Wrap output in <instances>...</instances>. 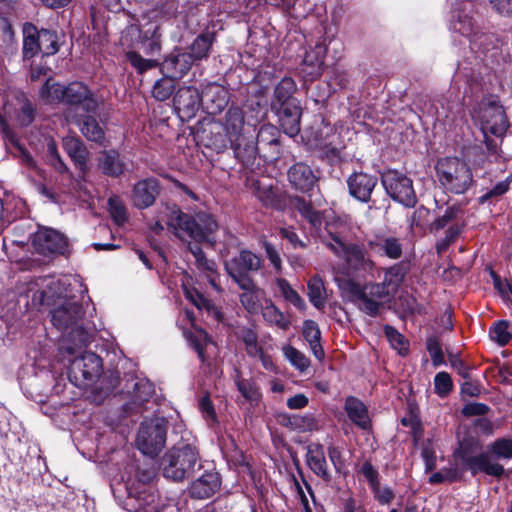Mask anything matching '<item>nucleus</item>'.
<instances>
[{
  "label": "nucleus",
  "mask_w": 512,
  "mask_h": 512,
  "mask_svg": "<svg viewBox=\"0 0 512 512\" xmlns=\"http://www.w3.org/2000/svg\"><path fill=\"white\" fill-rule=\"evenodd\" d=\"M43 288L33 295V302L48 306L52 324L60 330L71 327L59 344L65 354H74L76 348H86L89 344V333L79 322L84 316L83 306L73 298H69L64 284L55 278L44 280Z\"/></svg>",
  "instance_id": "1"
},
{
  "label": "nucleus",
  "mask_w": 512,
  "mask_h": 512,
  "mask_svg": "<svg viewBox=\"0 0 512 512\" xmlns=\"http://www.w3.org/2000/svg\"><path fill=\"white\" fill-rule=\"evenodd\" d=\"M167 224L178 238L185 240L187 237L196 242L194 244L188 242L187 246L194 257L203 252L198 243L211 242L210 236L218 229V223L212 215L206 212L190 215L176 207L171 209Z\"/></svg>",
  "instance_id": "2"
},
{
  "label": "nucleus",
  "mask_w": 512,
  "mask_h": 512,
  "mask_svg": "<svg viewBox=\"0 0 512 512\" xmlns=\"http://www.w3.org/2000/svg\"><path fill=\"white\" fill-rule=\"evenodd\" d=\"M42 100L47 104L64 103L68 106L65 115L71 119L72 108L81 109L85 113H93L99 103L93 91L82 82H71L62 85L48 78L40 90Z\"/></svg>",
  "instance_id": "3"
},
{
  "label": "nucleus",
  "mask_w": 512,
  "mask_h": 512,
  "mask_svg": "<svg viewBox=\"0 0 512 512\" xmlns=\"http://www.w3.org/2000/svg\"><path fill=\"white\" fill-rule=\"evenodd\" d=\"M201 467L199 450L192 444L171 448L161 460L163 476L175 482L191 477Z\"/></svg>",
  "instance_id": "4"
},
{
  "label": "nucleus",
  "mask_w": 512,
  "mask_h": 512,
  "mask_svg": "<svg viewBox=\"0 0 512 512\" xmlns=\"http://www.w3.org/2000/svg\"><path fill=\"white\" fill-rule=\"evenodd\" d=\"M342 289L350 302L371 317L377 316L391 298L390 291L379 283L360 285L353 280H347Z\"/></svg>",
  "instance_id": "5"
},
{
  "label": "nucleus",
  "mask_w": 512,
  "mask_h": 512,
  "mask_svg": "<svg viewBox=\"0 0 512 512\" xmlns=\"http://www.w3.org/2000/svg\"><path fill=\"white\" fill-rule=\"evenodd\" d=\"M435 170L439 183L447 192L464 194L474 183L471 168L459 158L439 159Z\"/></svg>",
  "instance_id": "6"
},
{
  "label": "nucleus",
  "mask_w": 512,
  "mask_h": 512,
  "mask_svg": "<svg viewBox=\"0 0 512 512\" xmlns=\"http://www.w3.org/2000/svg\"><path fill=\"white\" fill-rule=\"evenodd\" d=\"M482 446L474 437H465L459 442V447L455 451V456L459 458L465 468L476 475L484 472L487 475L501 477L505 473L503 465L492 462L487 453L481 452Z\"/></svg>",
  "instance_id": "7"
},
{
  "label": "nucleus",
  "mask_w": 512,
  "mask_h": 512,
  "mask_svg": "<svg viewBox=\"0 0 512 512\" xmlns=\"http://www.w3.org/2000/svg\"><path fill=\"white\" fill-rule=\"evenodd\" d=\"M262 266V258L248 249L240 250L224 262L226 273L241 290L255 288V280L251 274L259 271Z\"/></svg>",
  "instance_id": "8"
},
{
  "label": "nucleus",
  "mask_w": 512,
  "mask_h": 512,
  "mask_svg": "<svg viewBox=\"0 0 512 512\" xmlns=\"http://www.w3.org/2000/svg\"><path fill=\"white\" fill-rule=\"evenodd\" d=\"M76 348L74 354L69 356L70 365L68 367L69 381L79 388H85L90 385L102 372V360L93 352Z\"/></svg>",
  "instance_id": "9"
},
{
  "label": "nucleus",
  "mask_w": 512,
  "mask_h": 512,
  "mask_svg": "<svg viewBox=\"0 0 512 512\" xmlns=\"http://www.w3.org/2000/svg\"><path fill=\"white\" fill-rule=\"evenodd\" d=\"M168 421L164 417H154L141 423L137 437V448L144 455L155 458L166 443Z\"/></svg>",
  "instance_id": "10"
},
{
  "label": "nucleus",
  "mask_w": 512,
  "mask_h": 512,
  "mask_svg": "<svg viewBox=\"0 0 512 512\" xmlns=\"http://www.w3.org/2000/svg\"><path fill=\"white\" fill-rule=\"evenodd\" d=\"M322 242L336 256L344 258L349 267L354 270H370L374 266L364 247L359 244L344 242L340 237L331 233L323 236Z\"/></svg>",
  "instance_id": "11"
},
{
  "label": "nucleus",
  "mask_w": 512,
  "mask_h": 512,
  "mask_svg": "<svg viewBox=\"0 0 512 512\" xmlns=\"http://www.w3.org/2000/svg\"><path fill=\"white\" fill-rule=\"evenodd\" d=\"M381 183L392 200L408 208L417 203L413 181L406 174L398 170H386L381 174Z\"/></svg>",
  "instance_id": "12"
},
{
  "label": "nucleus",
  "mask_w": 512,
  "mask_h": 512,
  "mask_svg": "<svg viewBox=\"0 0 512 512\" xmlns=\"http://www.w3.org/2000/svg\"><path fill=\"white\" fill-rule=\"evenodd\" d=\"M153 393L154 386L150 381L129 378L122 390V394L127 398L122 406L124 414L126 416L142 414L146 410V404L150 401Z\"/></svg>",
  "instance_id": "13"
},
{
  "label": "nucleus",
  "mask_w": 512,
  "mask_h": 512,
  "mask_svg": "<svg viewBox=\"0 0 512 512\" xmlns=\"http://www.w3.org/2000/svg\"><path fill=\"white\" fill-rule=\"evenodd\" d=\"M480 113L483 133H490L496 137L505 135L509 123L502 105L495 100L489 101L483 104Z\"/></svg>",
  "instance_id": "14"
},
{
  "label": "nucleus",
  "mask_w": 512,
  "mask_h": 512,
  "mask_svg": "<svg viewBox=\"0 0 512 512\" xmlns=\"http://www.w3.org/2000/svg\"><path fill=\"white\" fill-rule=\"evenodd\" d=\"M33 245L43 256L64 255L68 249L67 238L50 228H40L34 234Z\"/></svg>",
  "instance_id": "15"
},
{
  "label": "nucleus",
  "mask_w": 512,
  "mask_h": 512,
  "mask_svg": "<svg viewBox=\"0 0 512 512\" xmlns=\"http://www.w3.org/2000/svg\"><path fill=\"white\" fill-rule=\"evenodd\" d=\"M161 192L160 182L157 178L149 177L139 180L133 185L131 201L138 209L152 206Z\"/></svg>",
  "instance_id": "16"
},
{
  "label": "nucleus",
  "mask_w": 512,
  "mask_h": 512,
  "mask_svg": "<svg viewBox=\"0 0 512 512\" xmlns=\"http://www.w3.org/2000/svg\"><path fill=\"white\" fill-rule=\"evenodd\" d=\"M346 182L350 196L362 203H368L371 201V195L378 184V179L365 172H354Z\"/></svg>",
  "instance_id": "17"
},
{
  "label": "nucleus",
  "mask_w": 512,
  "mask_h": 512,
  "mask_svg": "<svg viewBox=\"0 0 512 512\" xmlns=\"http://www.w3.org/2000/svg\"><path fill=\"white\" fill-rule=\"evenodd\" d=\"M97 169L104 176L119 178L128 170V163L118 150H102L97 157Z\"/></svg>",
  "instance_id": "18"
},
{
  "label": "nucleus",
  "mask_w": 512,
  "mask_h": 512,
  "mask_svg": "<svg viewBox=\"0 0 512 512\" xmlns=\"http://www.w3.org/2000/svg\"><path fill=\"white\" fill-rule=\"evenodd\" d=\"M278 116V121L284 133L290 137L296 136L300 132V120L302 108L300 101H292L281 107L271 108Z\"/></svg>",
  "instance_id": "19"
},
{
  "label": "nucleus",
  "mask_w": 512,
  "mask_h": 512,
  "mask_svg": "<svg viewBox=\"0 0 512 512\" xmlns=\"http://www.w3.org/2000/svg\"><path fill=\"white\" fill-rule=\"evenodd\" d=\"M201 107L215 115L224 110L228 103V91L220 84L209 83L200 92Z\"/></svg>",
  "instance_id": "20"
},
{
  "label": "nucleus",
  "mask_w": 512,
  "mask_h": 512,
  "mask_svg": "<svg viewBox=\"0 0 512 512\" xmlns=\"http://www.w3.org/2000/svg\"><path fill=\"white\" fill-rule=\"evenodd\" d=\"M220 487V474L215 470H210L204 472L190 484L188 494L194 499H207L218 492Z\"/></svg>",
  "instance_id": "21"
},
{
  "label": "nucleus",
  "mask_w": 512,
  "mask_h": 512,
  "mask_svg": "<svg viewBox=\"0 0 512 512\" xmlns=\"http://www.w3.org/2000/svg\"><path fill=\"white\" fill-rule=\"evenodd\" d=\"M287 177L290 185L302 193L310 192L318 182L312 168L303 162L292 165L288 169Z\"/></svg>",
  "instance_id": "22"
},
{
  "label": "nucleus",
  "mask_w": 512,
  "mask_h": 512,
  "mask_svg": "<svg viewBox=\"0 0 512 512\" xmlns=\"http://www.w3.org/2000/svg\"><path fill=\"white\" fill-rule=\"evenodd\" d=\"M195 65L188 52L173 50L161 63V71L174 79H181Z\"/></svg>",
  "instance_id": "23"
},
{
  "label": "nucleus",
  "mask_w": 512,
  "mask_h": 512,
  "mask_svg": "<svg viewBox=\"0 0 512 512\" xmlns=\"http://www.w3.org/2000/svg\"><path fill=\"white\" fill-rule=\"evenodd\" d=\"M173 101L175 109L182 113V117L191 118L201 107L200 91L192 86L181 87Z\"/></svg>",
  "instance_id": "24"
},
{
  "label": "nucleus",
  "mask_w": 512,
  "mask_h": 512,
  "mask_svg": "<svg viewBox=\"0 0 512 512\" xmlns=\"http://www.w3.org/2000/svg\"><path fill=\"white\" fill-rule=\"evenodd\" d=\"M280 132L272 124L262 125L257 133L256 144L264 159H275L279 154Z\"/></svg>",
  "instance_id": "25"
},
{
  "label": "nucleus",
  "mask_w": 512,
  "mask_h": 512,
  "mask_svg": "<svg viewBox=\"0 0 512 512\" xmlns=\"http://www.w3.org/2000/svg\"><path fill=\"white\" fill-rule=\"evenodd\" d=\"M368 247L375 253L396 260L403 254V245L399 238L385 234L375 235L367 240Z\"/></svg>",
  "instance_id": "26"
},
{
  "label": "nucleus",
  "mask_w": 512,
  "mask_h": 512,
  "mask_svg": "<svg viewBox=\"0 0 512 512\" xmlns=\"http://www.w3.org/2000/svg\"><path fill=\"white\" fill-rule=\"evenodd\" d=\"M126 491L128 499L136 501L138 506L135 509L150 508L149 512L157 510L159 497L153 486L141 488L135 484H126Z\"/></svg>",
  "instance_id": "27"
},
{
  "label": "nucleus",
  "mask_w": 512,
  "mask_h": 512,
  "mask_svg": "<svg viewBox=\"0 0 512 512\" xmlns=\"http://www.w3.org/2000/svg\"><path fill=\"white\" fill-rule=\"evenodd\" d=\"M307 464L310 469L325 482L331 481V474L327 469V462L323 446L318 443H312L307 447Z\"/></svg>",
  "instance_id": "28"
},
{
  "label": "nucleus",
  "mask_w": 512,
  "mask_h": 512,
  "mask_svg": "<svg viewBox=\"0 0 512 512\" xmlns=\"http://www.w3.org/2000/svg\"><path fill=\"white\" fill-rule=\"evenodd\" d=\"M297 90V85L291 77L282 78L274 87L273 95L271 97L270 106L281 107L292 103V101H299L294 97V93Z\"/></svg>",
  "instance_id": "29"
},
{
  "label": "nucleus",
  "mask_w": 512,
  "mask_h": 512,
  "mask_svg": "<svg viewBox=\"0 0 512 512\" xmlns=\"http://www.w3.org/2000/svg\"><path fill=\"white\" fill-rule=\"evenodd\" d=\"M63 147L74 162L75 166L82 172H85L89 151L84 142L78 137L70 136L63 139Z\"/></svg>",
  "instance_id": "30"
},
{
  "label": "nucleus",
  "mask_w": 512,
  "mask_h": 512,
  "mask_svg": "<svg viewBox=\"0 0 512 512\" xmlns=\"http://www.w3.org/2000/svg\"><path fill=\"white\" fill-rule=\"evenodd\" d=\"M234 150L235 157L244 165L253 163L257 155L262 157V153L257 144L253 140H249L244 136H238L234 140L229 139Z\"/></svg>",
  "instance_id": "31"
},
{
  "label": "nucleus",
  "mask_w": 512,
  "mask_h": 512,
  "mask_svg": "<svg viewBox=\"0 0 512 512\" xmlns=\"http://www.w3.org/2000/svg\"><path fill=\"white\" fill-rule=\"evenodd\" d=\"M82 135L89 141L96 142L100 145L104 144L105 132L99 122L91 115H83L75 118Z\"/></svg>",
  "instance_id": "32"
},
{
  "label": "nucleus",
  "mask_w": 512,
  "mask_h": 512,
  "mask_svg": "<svg viewBox=\"0 0 512 512\" xmlns=\"http://www.w3.org/2000/svg\"><path fill=\"white\" fill-rule=\"evenodd\" d=\"M214 42V32L201 33L190 45L188 55L192 58L193 62L197 64L209 57Z\"/></svg>",
  "instance_id": "33"
},
{
  "label": "nucleus",
  "mask_w": 512,
  "mask_h": 512,
  "mask_svg": "<svg viewBox=\"0 0 512 512\" xmlns=\"http://www.w3.org/2000/svg\"><path fill=\"white\" fill-rule=\"evenodd\" d=\"M345 411L349 419L361 429L370 427V419L366 406L354 397H348L345 401Z\"/></svg>",
  "instance_id": "34"
},
{
  "label": "nucleus",
  "mask_w": 512,
  "mask_h": 512,
  "mask_svg": "<svg viewBox=\"0 0 512 512\" xmlns=\"http://www.w3.org/2000/svg\"><path fill=\"white\" fill-rule=\"evenodd\" d=\"M302 334L304 339L308 342L315 358L322 360L324 357V350L320 344L321 331L318 324L313 320H305L303 323Z\"/></svg>",
  "instance_id": "35"
},
{
  "label": "nucleus",
  "mask_w": 512,
  "mask_h": 512,
  "mask_svg": "<svg viewBox=\"0 0 512 512\" xmlns=\"http://www.w3.org/2000/svg\"><path fill=\"white\" fill-rule=\"evenodd\" d=\"M36 34L37 27L34 24L25 23L23 25V61L30 60L33 57H35L39 52H41Z\"/></svg>",
  "instance_id": "36"
},
{
  "label": "nucleus",
  "mask_w": 512,
  "mask_h": 512,
  "mask_svg": "<svg viewBox=\"0 0 512 512\" xmlns=\"http://www.w3.org/2000/svg\"><path fill=\"white\" fill-rule=\"evenodd\" d=\"M407 271L408 269L405 264L397 263L386 270L384 280L379 284L383 285L385 289L390 291V295L392 296L399 285L403 282Z\"/></svg>",
  "instance_id": "37"
},
{
  "label": "nucleus",
  "mask_w": 512,
  "mask_h": 512,
  "mask_svg": "<svg viewBox=\"0 0 512 512\" xmlns=\"http://www.w3.org/2000/svg\"><path fill=\"white\" fill-rule=\"evenodd\" d=\"M36 36L43 56H51L59 51L58 35L56 31L37 28Z\"/></svg>",
  "instance_id": "38"
},
{
  "label": "nucleus",
  "mask_w": 512,
  "mask_h": 512,
  "mask_svg": "<svg viewBox=\"0 0 512 512\" xmlns=\"http://www.w3.org/2000/svg\"><path fill=\"white\" fill-rule=\"evenodd\" d=\"M309 301L317 308L323 309L326 304L325 286L323 280L315 275L307 283Z\"/></svg>",
  "instance_id": "39"
},
{
  "label": "nucleus",
  "mask_w": 512,
  "mask_h": 512,
  "mask_svg": "<svg viewBox=\"0 0 512 512\" xmlns=\"http://www.w3.org/2000/svg\"><path fill=\"white\" fill-rule=\"evenodd\" d=\"M225 130L227 134L232 137L242 136L241 131L244 126V115L240 108L232 107L225 115Z\"/></svg>",
  "instance_id": "40"
},
{
  "label": "nucleus",
  "mask_w": 512,
  "mask_h": 512,
  "mask_svg": "<svg viewBox=\"0 0 512 512\" xmlns=\"http://www.w3.org/2000/svg\"><path fill=\"white\" fill-rule=\"evenodd\" d=\"M262 316L270 325H275L282 330L290 327L289 319L271 301L266 302L262 309Z\"/></svg>",
  "instance_id": "41"
},
{
  "label": "nucleus",
  "mask_w": 512,
  "mask_h": 512,
  "mask_svg": "<svg viewBox=\"0 0 512 512\" xmlns=\"http://www.w3.org/2000/svg\"><path fill=\"white\" fill-rule=\"evenodd\" d=\"M276 285L283 296V298L293 304L295 307H297L300 310H304L306 308L305 301L303 298L298 294L296 290H294L289 282L284 278H278L276 279Z\"/></svg>",
  "instance_id": "42"
},
{
  "label": "nucleus",
  "mask_w": 512,
  "mask_h": 512,
  "mask_svg": "<svg viewBox=\"0 0 512 512\" xmlns=\"http://www.w3.org/2000/svg\"><path fill=\"white\" fill-rule=\"evenodd\" d=\"M17 101L16 118L22 126H28L34 120L35 109L23 93L17 95Z\"/></svg>",
  "instance_id": "43"
},
{
  "label": "nucleus",
  "mask_w": 512,
  "mask_h": 512,
  "mask_svg": "<svg viewBox=\"0 0 512 512\" xmlns=\"http://www.w3.org/2000/svg\"><path fill=\"white\" fill-rule=\"evenodd\" d=\"M175 79L165 74V76L155 82L152 90L153 97L158 101H165L170 98L175 90Z\"/></svg>",
  "instance_id": "44"
},
{
  "label": "nucleus",
  "mask_w": 512,
  "mask_h": 512,
  "mask_svg": "<svg viewBox=\"0 0 512 512\" xmlns=\"http://www.w3.org/2000/svg\"><path fill=\"white\" fill-rule=\"evenodd\" d=\"M286 359L301 372L306 371L310 366V360L306 355L291 345L282 348Z\"/></svg>",
  "instance_id": "45"
},
{
  "label": "nucleus",
  "mask_w": 512,
  "mask_h": 512,
  "mask_svg": "<svg viewBox=\"0 0 512 512\" xmlns=\"http://www.w3.org/2000/svg\"><path fill=\"white\" fill-rule=\"evenodd\" d=\"M46 159H47L48 164H50L60 174H65V173L68 174L69 173V168L67 167V165L63 162L62 158L60 157L56 143L52 139H50L47 142Z\"/></svg>",
  "instance_id": "46"
},
{
  "label": "nucleus",
  "mask_w": 512,
  "mask_h": 512,
  "mask_svg": "<svg viewBox=\"0 0 512 512\" xmlns=\"http://www.w3.org/2000/svg\"><path fill=\"white\" fill-rule=\"evenodd\" d=\"M126 58L139 74H143L144 72L152 68H155L159 65L161 66V64L157 60L145 59L135 51L127 52Z\"/></svg>",
  "instance_id": "47"
},
{
  "label": "nucleus",
  "mask_w": 512,
  "mask_h": 512,
  "mask_svg": "<svg viewBox=\"0 0 512 512\" xmlns=\"http://www.w3.org/2000/svg\"><path fill=\"white\" fill-rule=\"evenodd\" d=\"M462 214V208L460 205H453L448 207L443 215L437 217L431 224V230H441L453 220L457 219Z\"/></svg>",
  "instance_id": "48"
},
{
  "label": "nucleus",
  "mask_w": 512,
  "mask_h": 512,
  "mask_svg": "<svg viewBox=\"0 0 512 512\" xmlns=\"http://www.w3.org/2000/svg\"><path fill=\"white\" fill-rule=\"evenodd\" d=\"M453 29L463 36H471L476 34L477 26L474 19L467 14H459L457 20L453 23Z\"/></svg>",
  "instance_id": "49"
},
{
  "label": "nucleus",
  "mask_w": 512,
  "mask_h": 512,
  "mask_svg": "<svg viewBox=\"0 0 512 512\" xmlns=\"http://www.w3.org/2000/svg\"><path fill=\"white\" fill-rule=\"evenodd\" d=\"M109 213L113 220L118 224H123L127 220V210L122 200L117 196L108 199Z\"/></svg>",
  "instance_id": "50"
},
{
  "label": "nucleus",
  "mask_w": 512,
  "mask_h": 512,
  "mask_svg": "<svg viewBox=\"0 0 512 512\" xmlns=\"http://www.w3.org/2000/svg\"><path fill=\"white\" fill-rule=\"evenodd\" d=\"M490 337L500 346H505L511 339V333L508 331V322L501 320L495 323L490 329Z\"/></svg>",
  "instance_id": "51"
},
{
  "label": "nucleus",
  "mask_w": 512,
  "mask_h": 512,
  "mask_svg": "<svg viewBox=\"0 0 512 512\" xmlns=\"http://www.w3.org/2000/svg\"><path fill=\"white\" fill-rule=\"evenodd\" d=\"M156 477V471L153 467H138L135 477L128 484H135L138 487L152 486V482Z\"/></svg>",
  "instance_id": "52"
},
{
  "label": "nucleus",
  "mask_w": 512,
  "mask_h": 512,
  "mask_svg": "<svg viewBox=\"0 0 512 512\" xmlns=\"http://www.w3.org/2000/svg\"><path fill=\"white\" fill-rule=\"evenodd\" d=\"M235 384L237 386L238 391L245 399L249 401H254L259 398V392L251 381L243 379L237 374L235 378Z\"/></svg>",
  "instance_id": "53"
},
{
  "label": "nucleus",
  "mask_w": 512,
  "mask_h": 512,
  "mask_svg": "<svg viewBox=\"0 0 512 512\" xmlns=\"http://www.w3.org/2000/svg\"><path fill=\"white\" fill-rule=\"evenodd\" d=\"M426 348L435 367L444 364V354L442 352L439 339L436 336H430L427 338Z\"/></svg>",
  "instance_id": "54"
},
{
  "label": "nucleus",
  "mask_w": 512,
  "mask_h": 512,
  "mask_svg": "<svg viewBox=\"0 0 512 512\" xmlns=\"http://www.w3.org/2000/svg\"><path fill=\"white\" fill-rule=\"evenodd\" d=\"M384 330L388 341L394 349L398 350L400 354L407 352V343L403 335L390 325L385 326Z\"/></svg>",
  "instance_id": "55"
},
{
  "label": "nucleus",
  "mask_w": 512,
  "mask_h": 512,
  "mask_svg": "<svg viewBox=\"0 0 512 512\" xmlns=\"http://www.w3.org/2000/svg\"><path fill=\"white\" fill-rule=\"evenodd\" d=\"M435 392L440 397L447 396L453 388L452 379L447 372H439L434 378Z\"/></svg>",
  "instance_id": "56"
},
{
  "label": "nucleus",
  "mask_w": 512,
  "mask_h": 512,
  "mask_svg": "<svg viewBox=\"0 0 512 512\" xmlns=\"http://www.w3.org/2000/svg\"><path fill=\"white\" fill-rule=\"evenodd\" d=\"M491 452L498 458L511 459L512 458V440L501 438L497 439L491 445Z\"/></svg>",
  "instance_id": "57"
},
{
  "label": "nucleus",
  "mask_w": 512,
  "mask_h": 512,
  "mask_svg": "<svg viewBox=\"0 0 512 512\" xmlns=\"http://www.w3.org/2000/svg\"><path fill=\"white\" fill-rule=\"evenodd\" d=\"M242 340L245 343V349L249 356L257 357L258 354H261L262 348L258 346L257 335L253 330H244Z\"/></svg>",
  "instance_id": "58"
},
{
  "label": "nucleus",
  "mask_w": 512,
  "mask_h": 512,
  "mask_svg": "<svg viewBox=\"0 0 512 512\" xmlns=\"http://www.w3.org/2000/svg\"><path fill=\"white\" fill-rule=\"evenodd\" d=\"M240 294V302L242 306L250 313L255 312L258 309V296L259 287L255 283V288L252 290H243Z\"/></svg>",
  "instance_id": "59"
},
{
  "label": "nucleus",
  "mask_w": 512,
  "mask_h": 512,
  "mask_svg": "<svg viewBox=\"0 0 512 512\" xmlns=\"http://www.w3.org/2000/svg\"><path fill=\"white\" fill-rule=\"evenodd\" d=\"M326 53H327V47H326L324 41H318V42H316L312 51L306 53L304 61L308 62L310 64L321 65V64H323Z\"/></svg>",
  "instance_id": "60"
},
{
  "label": "nucleus",
  "mask_w": 512,
  "mask_h": 512,
  "mask_svg": "<svg viewBox=\"0 0 512 512\" xmlns=\"http://www.w3.org/2000/svg\"><path fill=\"white\" fill-rule=\"evenodd\" d=\"M7 141L17 149L18 157L22 160V163L30 168L35 167V161L33 157L27 152V150L22 147V145L18 142L17 138L13 133H9L6 135Z\"/></svg>",
  "instance_id": "61"
},
{
  "label": "nucleus",
  "mask_w": 512,
  "mask_h": 512,
  "mask_svg": "<svg viewBox=\"0 0 512 512\" xmlns=\"http://www.w3.org/2000/svg\"><path fill=\"white\" fill-rule=\"evenodd\" d=\"M460 234V228L457 225H452L446 231L445 236L438 240L436 243V250L439 254L445 252L448 247L456 240Z\"/></svg>",
  "instance_id": "62"
},
{
  "label": "nucleus",
  "mask_w": 512,
  "mask_h": 512,
  "mask_svg": "<svg viewBox=\"0 0 512 512\" xmlns=\"http://www.w3.org/2000/svg\"><path fill=\"white\" fill-rule=\"evenodd\" d=\"M285 425L292 429L306 430L313 429L315 427V422L314 419L308 416L293 415L288 417Z\"/></svg>",
  "instance_id": "63"
},
{
  "label": "nucleus",
  "mask_w": 512,
  "mask_h": 512,
  "mask_svg": "<svg viewBox=\"0 0 512 512\" xmlns=\"http://www.w3.org/2000/svg\"><path fill=\"white\" fill-rule=\"evenodd\" d=\"M448 359L451 367L455 369L459 373V375H461L465 379H470L471 368L468 365H466L457 354L449 353Z\"/></svg>",
  "instance_id": "64"
}]
</instances>
